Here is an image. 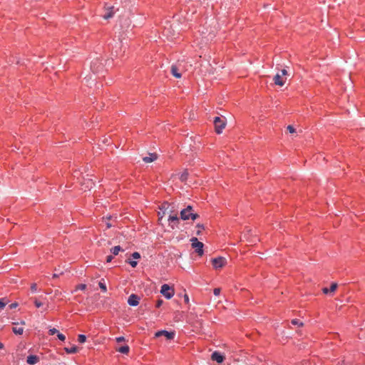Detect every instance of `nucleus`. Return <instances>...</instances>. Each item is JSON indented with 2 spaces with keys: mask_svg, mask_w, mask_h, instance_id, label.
<instances>
[{
  "mask_svg": "<svg viewBox=\"0 0 365 365\" xmlns=\"http://www.w3.org/2000/svg\"><path fill=\"white\" fill-rule=\"evenodd\" d=\"M120 251H123V248L120 245L115 246L110 249V252L113 255H117Z\"/></svg>",
  "mask_w": 365,
  "mask_h": 365,
  "instance_id": "18",
  "label": "nucleus"
},
{
  "mask_svg": "<svg viewBox=\"0 0 365 365\" xmlns=\"http://www.w3.org/2000/svg\"><path fill=\"white\" fill-rule=\"evenodd\" d=\"M57 337L59 340L64 341L66 340V336L59 331L57 333Z\"/></svg>",
  "mask_w": 365,
  "mask_h": 365,
  "instance_id": "28",
  "label": "nucleus"
},
{
  "mask_svg": "<svg viewBox=\"0 0 365 365\" xmlns=\"http://www.w3.org/2000/svg\"><path fill=\"white\" fill-rule=\"evenodd\" d=\"M221 289L220 288H215L213 290V294L215 296H219L220 294Z\"/></svg>",
  "mask_w": 365,
  "mask_h": 365,
  "instance_id": "37",
  "label": "nucleus"
},
{
  "mask_svg": "<svg viewBox=\"0 0 365 365\" xmlns=\"http://www.w3.org/2000/svg\"><path fill=\"white\" fill-rule=\"evenodd\" d=\"M287 130L290 133H294L296 132V129L294 128L293 125H289L287 127Z\"/></svg>",
  "mask_w": 365,
  "mask_h": 365,
  "instance_id": "30",
  "label": "nucleus"
},
{
  "mask_svg": "<svg viewBox=\"0 0 365 365\" xmlns=\"http://www.w3.org/2000/svg\"><path fill=\"white\" fill-rule=\"evenodd\" d=\"M116 350L121 354H128L130 351V347L128 345H125L119 347Z\"/></svg>",
  "mask_w": 365,
  "mask_h": 365,
  "instance_id": "17",
  "label": "nucleus"
},
{
  "mask_svg": "<svg viewBox=\"0 0 365 365\" xmlns=\"http://www.w3.org/2000/svg\"><path fill=\"white\" fill-rule=\"evenodd\" d=\"M160 293L168 299H171L174 294V289L167 284H164L161 286Z\"/></svg>",
  "mask_w": 365,
  "mask_h": 365,
  "instance_id": "4",
  "label": "nucleus"
},
{
  "mask_svg": "<svg viewBox=\"0 0 365 365\" xmlns=\"http://www.w3.org/2000/svg\"><path fill=\"white\" fill-rule=\"evenodd\" d=\"M131 257L135 259H140V255L139 252H134L132 255H131Z\"/></svg>",
  "mask_w": 365,
  "mask_h": 365,
  "instance_id": "32",
  "label": "nucleus"
},
{
  "mask_svg": "<svg viewBox=\"0 0 365 365\" xmlns=\"http://www.w3.org/2000/svg\"><path fill=\"white\" fill-rule=\"evenodd\" d=\"M190 242H192V247L195 249V252L197 253L199 256H202L204 253V244L198 241L197 238L195 237H192Z\"/></svg>",
  "mask_w": 365,
  "mask_h": 365,
  "instance_id": "3",
  "label": "nucleus"
},
{
  "mask_svg": "<svg viewBox=\"0 0 365 365\" xmlns=\"http://www.w3.org/2000/svg\"><path fill=\"white\" fill-rule=\"evenodd\" d=\"M111 226H112V225H111V224H110V223H107V224H106V227H107V228H110V227H111Z\"/></svg>",
  "mask_w": 365,
  "mask_h": 365,
  "instance_id": "46",
  "label": "nucleus"
},
{
  "mask_svg": "<svg viewBox=\"0 0 365 365\" xmlns=\"http://www.w3.org/2000/svg\"><path fill=\"white\" fill-rule=\"evenodd\" d=\"M58 332V330L56 329V328H52L48 330V334L51 336L54 335L55 334H57Z\"/></svg>",
  "mask_w": 365,
  "mask_h": 365,
  "instance_id": "29",
  "label": "nucleus"
},
{
  "mask_svg": "<svg viewBox=\"0 0 365 365\" xmlns=\"http://www.w3.org/2000/svg\"><path fill=\"white\" fill-rule=\"evenodd\" d=\"M286 78H284L279 73H277L274 77V82L275 85L282 86L284 85Z\"/></svg>",
  "mask_w": 365,
  "mask_h": 365,
  "instance_id": "11",
  "label": "nucleus"
},
{
  "mask_svg": "<svg viewBox=\"0 0 365 365\" xmlns=\"http://www.w3.org/2000/svg\"><path fill=\"white\" fill-rule=\"evenodd\" d=\"M170 72L176 78H180L182 76V74L179 72L178 68L175 65H172Z\"/></svg>",
  "mask_w": 365,
  "mask_h": 365,
  "instance_id": "14",
  "label": "nucleus"
},
{
  "mask_svg": "<svg viewBox=\"0 0 365 365\" xmlns=\"http://www.w3.org/2000/svg\"><path fill=\"white\" fill-rule=\"evenodd\" d=\"M39 361V357L36 355H29L26 358V362L29 365H34Z\"/></svg>",
  "mask_w": 365,
  "mask_h": 365,
  "instance_id": "13",
  "label": "nucleus"
},
{
  "mask_svg": "<svg viewBox=\"0 0 365 365\" xmlns=\"http://www.w3.org/2000/svg\"><path fill=\"white\" fill-rule=\"evenodd\" d=\"M19 306V304L17 302H14L9 304V309H13L16 308Z\"/></svg>",
  "mask_w": 365,
  "mask_h": 365,
  "instance_id": "36",
  "label": "nucleus"
},
{
  "mask_svg": "<svg viewBox=\"0 0 365 365\" xmlns=\"http://www.w3.org/2000/svg\"><path fill=\"white\" fill-rule=\"evenodd\" d=\"M140 298L135 294H132L128 299V304L131 307H136L139 304Z\"/></svg>",
  "mask_w": 365,
  "mask_h": 365,
  "instance_id": "7",
  "label": "nucleus"
},
{
  "mask_svg": "<svg viewBox=\"0 0 365 365\" xmlns=\"http://www.w3.org/2000/svg\"><path fill=\"white\" fill-rule=\"evenodd\" d=\"M99 287L102 290V292H106L107 291L106 285L102 281H100L98 283Z\"/></svg>",
  "mask_w": 365,
  "mask_h": 365,
  "instance_id": "26",
  "label": "nucleus"
},
{
  "mask_svg": "<svg viewBox=\"0 0 365 365\" xmlns=\"http://www.w3.org/2000/svg\"><path fill=\"white\" fill-rule=\"evenodd\" d=\"M161 336H165L168 340H173L175 336V331H167V330H160L155 332V337H160Z\"/></svg>",
  "mask_w": 365,
  "mask_h": 365,
  "instance_id": "6",
  "label": "nucleus"
},
{
  "mask_svg": "<svg viewBox=\"0 0 365 365\" xmlns=\"http://www.w3.org/2000/svg\"><path fill=\"white\" fill-rule=\"evenodd\" d=\"M9 302L7 298L4 297L0 299V309H3Z\"/></svg>",
  "mask_w": 365,
  "mask_h": 365,
  "instance_id": "20",
  "label": "nucleus"
},
{
  "mask_svg": "<svg viewBox=\"0 0 365 365\" xmlns=\"http://www.w3.org/2000/svg\"><path fill=\"white\" fill-rule=\"evenodd\" d=\"M86 339H87V337H86V336L85 334H79L78 336V341L81 344H83V343L86 342Z\"/></svg>",
  "mask_w": 365,
  "mask_h": 365,
  "instance_id": "24",
  "label": "nucleus"
},
{
  "mask_svg": "<svg viewBox=\"0 0 365 365\" xmlns=\"http://www.w3.org/2000/svg\"><path fill=\"white\" fill-rule=\"evenodd\" d=\"M211 262L214 269H215L223 267L227 263L226 259L223 257L212 258Z\"/></svg>",
  "mask_w": 365,
  "mask_h": 365,
  "instance_id": "5",
  "label": "nucleus"
},
{
  "mask_svg": "<svg viewBox=\"0 0 365 365\" xmlns=\"http://www.w3.org/2000/svg\"><path fill=\"white\" fill-rule=\"evenodd\" d=\"M31 291L32 292H36L37 291V284L36 283H32L31 285Z\"/></svg>",
  "mask_w": 365,
  "mask_h": 365,
  "instance_id": "34",
  "label": "nucleus"
},
{
  "mask_svg": "<svg viewBox=\"0 0 365 365\" xmlns=\"http://www.w3.org/2000/svg\"><path fill=\"white\" fill-rule=\"evenodd\" d=\"M196 227H197L199 230L196 232L197 235H200L202 232V230H205V226L203 224H197Z\"/></svg>",
  "mask_w": 365,
  "mask_h": 365,
  "instance_id": "22",
  "label": "nucleus"
},
{
  "mask_svg": "<svg viewBox=\"0 0 365 365\" xmlns=\"http://www.w3.org/2000/svg\"><path fill=\"white\" fill-rule=\"evenodd\" d=\"M125 262L129 264L133 268L136 267V266L138 265V262L137 261L131 260L130 259H128L125 260Z\"/></svg>",
  "mask_w": 365,
  "mask_h": 365,
  "instance_id": "23",
  "label": "nucleus"
},
{
  "mask_svg": "<svg viewBox=\"0 0 365 365\" xmlns=\"http://www.w3.org/2000/svg\"><path fill=\"white\" fill-rule=\"evenodd\" d=\"M34 304L37 308H40L43 305V303L39 301L37 298H34Z\"/></svg>",
  "mask_w": 365,
  "mask_h": 365,
  "instance_id": "25",
  "label": "nucleus"
},
{
  "mask_svg": "<svg viewBox=\"0 0 365 365\" xmlns=\"http://www.w3.org/2000/svg\"><path fill=\"white\" fill-rule=\"evenodd\" d=\"M180 215V219L182 220H188L190 219L194 221L200 217L197 213L194 212L193 207L191 205H187L185 208L182 209Z\"/></svg>",
  "mask_w": 365,
  "mask_h": 365,
  "instance_id": "1",
  "label": "nucleus"
},
{
  "mask_svg": "<svg viewBox=\"0 0 365 365\" xmlns=\"http://www.w3.org/2000/svg\"><path fill=\"white\" fill-rule=\"evenodd\" d=\"M163 299H158L156 302V304H155V307L156 308L160 307V306L163 304Z\"/></svg>",
  "mask_w": 365,
  "mask_h": 365,
  "instance_id": "35",
  "label": "nucleus"
},
{
  "mask_svg": "<svg viewBox=\"0 0 365 365\" xmlns=\"http://www.w3.org/2000/svg\"><path fill=\"white\" fill-rule=\"evenodd\" d=\"M125 341V337L124 336H118L116 338V341L117 342H122V341Z\"/></svg>",
  "mask_w": 365,
  "mask_h": 365,
  "instance_id": "39",
  "label": "nucleus"
},
{
  "mask_svg": "<svg viewBox=\"0 0 365 365\" xmlns=\"http://www.w3.org/2000/svg\"><path fill=\"white\" fill-rule=\"evenodd\" d=\"M12 331H13V332H14V334L21 335V334H23V332H24V328H23V327H14L12 328Z\"/></svg>",
  "mask_w": 365,
  "mask_h": 365,
  "instance_id": "19",
  "label": "nucleus"
},
{
  "mask_svg": "<svg viewBox=\"0 0 365 365\" xmlns=\"http://www.w3.org/2000/svg\"><path fill=\"white\" fill-rule=\"evenodd\" d=\"M113 259V255H108V256L106 257V262H108H108H110L112 261V259Z\"/></svg>",
  "mask_w": 365,
  "mask_h": 365,
  "instance_id": "38",
  "label": "nucleus"
},
{
  "mask_svg": "<svg viewBox=\"0 0 365 365\" xmlns=\"http://www.w3.org/2000/svg\"><path fill=\"white\" fill-rule=\"evenodd\" d=\"M337 288V284L336 283H332L330 286L329 291L330 292H334Z\"/></svg>",
  "mask_w": 365,
  "mask_h": 365,
  "instance_id": "33",
  "label": "nucleus"
},
{
  "mask_svg": "<svg viewBox=\"0 0 365 365\" xmlns=\"http://www.w3.org/2000/svg\"><path fill=\"white\" fill-rule=\"evenodd\" d=\"M168 221H169V225L170 227L174 230L175 227H178V224H179V217H178L177 215H170L169 217H168Z\"/></svg>",
  "mask_w": 365,
  "mask_h": 365,
  "instance_id": "9",
  "label": "nucleus"
},
{
  "mask_svg": "<svg viewBox=\"0 0 365 365\" xmlns=\"http://www.w3.org/2000/svg\"><path fill=\"white\" fill-rule=\"evenodd\" d=\"M4 347V344L0 342V349H2Z\"/></svg>",
  "mask_w": 365,
  "mask_h": 365,
  "instance_id": "45",
  "label": "nucleus"
},
{
  "mask_svg": "<svg viewBox=\"0 0 365 365\" xmlns=\"http://www.w3.org/2000/svg\"><path fill=\"white\" fill-rule=\"evenodd\" d=\"M184 300L186 304L189 303V297L187 294H184Z\"/></svg>",
  "mask_w": 365,
  "mask_h": 365,
  "instance_id": "40",
  "label": "nucleus"
},
{
  "mask_svg": "<svg viewBox=\"0 0 365 365\" xmlns=\"http://www.w3.org/2000/svg\"><path fill=\"white\" fill-rule=\"evenodd\" d=\"M291 324H293V325H295V326H298V327H302L304 325L303 322H301L299 319H294L291 321Z\"/></svg>",
  "mask_w": 365,
  "mask_h": 365,
  "instance_id": "21",
  "label": "nucleus"
},
{
  "mask_svg": "<svg viewBox=\"0 0 365 365\" xmlns=\"http://www.w3.org/2000/svg\"><path fill=\"white\" fill-rule=\"evenodd\" d=\"M86 288V284H79L76 286V290H84Z\"/></svg>",
  "mask_w": 365,
  "mask_h": 365,
  "instance_id": "27",
  "label": "nucleus"
},
{
  "mask_svg": "<svg viewBox=\"0 0 365 365\" xmlns=\"http://www.w3.org/2000/svg\"><path fill=\"white\" fill-rule=\"evenodd\" d=\"M60 274H62V272H61L60 274L54 273V274H53L52 277L53 278H57V277H59Z\"/></svg>",
  "mask_w": 365,
  "mask_h": 365,
  "instance_id": "43",
  "label": "nucleus"
},
{
  "mask_svg": "<svg viewBox=\"0 0 365 365\" xmlns=\"http://www.w3.org/2000/svg\"><path fill=\"white\" fill-rule=\"evenodd\" d=\"M165 205L168 206V202H165L164 204H163L162 207L160 209L165 208Z\"/></svg>",
  "mask_w": 365,
  "mask_h": 365,
  "instance_id": "44",
  "label": "nucleus"
},
{
  "mask_svg": "<svg viewBox=\"0 0 365 365\" xmlns=\"http://www.w3.org/2000/svg\"><path fill=\"white\" fill-rule=\"evenodd\" d=\"M106 14H103V18L105 19H108L111 17L113 16L114 14H115V10H114V7L113 6H107V4H106Z\"/></svg>",
  "mask_w": 365,
  "mask_h": 365,
  "instance_id": "10",
  "label": "nucleus"
},
{
  "mask_svg": "<svg viewBox=\"0 0 365 365\" xmlns=\"http://www.w3.org/2000/svg\"><path fill=\"white\" fill-rule=\"evenodd\" d=\"M157 158H158L157 153H149L148 156H145V157L143 158V160L145 163H152V162L155 161V160H157Z\"/></svg>",
  "mask_w": 365,
  "mask_h": 365,
  "instance_id": "12",
  "label": "nucleus"
},
{
  "mask_svg": "<svg viewBox=\"0 0 365 365\" xmlns=\"http://www.w3.org/2000/svg\"><path fill=\"white\" fill-rule=\"evenodd\" d=\"M86 184H87V185H86V187H87V188H89V189L92 188V187H93V186L94 185V182H93V180H88L86 182Z\"/></svg>",
  "mask_w": 365,
  "mask_h": 365,
  "instance_id": "31",
  "label": "nucleus"
},
{
  "mask_svg": "<svg viewBox=\"0 0 365 365\" xmlns=\"http://www.w3.org/2000/svg\"><path fill=\"white\" fill-rule=\"evenodd\" d=\"M213 123L215 131L216 133L220 134L227 125L226 118L225 116H216L214 118Z\"/></svg>",
  "mask_w": 365,
  "mask_h": 365,
  "instance_id": "2",
  "label": "nucleus"
},
{
  "mask_svg": "<svg viewBox=\"0 0 365 365\" xmlns=\"http://www.w3.org/2000/svg\"><path fill=\"white\" fill-rule=\"evenodd\" d=\"M287 74V70H286V69H282V70L281 71V76H282V77L283 76H286Z\"/></svg>",
  "mask_w": 365,
  "mask_h": 365,
  "instance_id": "42",
  "label": "nucleus"
},
{
  "mask_svg": "<svg viewBox=\"0 0 365 365\" xmlns=\"http://www.w3.org/2000/svg\"><path fill=\"white\" fill-rule=\"evenodd\" d=\"M211 359L217 361L218 364H222L225 359V356L220 352L215 351L211 354Z\"/></svg>",
  "mask_w": 365,
  "mask_h": 365,
  "instance_id": "8",
  "label": "nucleus"
},
{
  "mask_svg": "<svg viewBox=\"0 0 365 365\" xmlns=\"http://www.w3.org/2000/svg\"><path fill=\"white\" fill-rule=\"evenodd\" d=\"M322 292L324 294H326L330 292L329 289L327 287L323 288Z\"/></svg>",
  "mask_w": 365,
  "mask_h": 365,
  "instance_id": "41",
  "label": "nucleus"
},
{
  "mask_svg": "<svg viewBox=\"0 0 365 365\" xmlns=\"http://www.w3.org/2000/svg\"><path fill=\"white\" fill-rule=\"evenodd\" d=\"M188 176L189 173L187 170H185L182 173L180 174L179 180L182 182H185L187 181Z\"/></svg>",
  "mask_w": 365,
  "mask_h": 365,
  "instance_id": "16",
  "label": "nucleus"
},
{
  "mask_svg": "<svg viewBox=\"0 0 365 365\" xmlns=\"http://www.w3.org/2000/svg\"><path fill=\"white\" fill-rule=\"evenodd\" d=\"M63 350L67 354H76L78 351V349L76 345H73L71 347H64Z\"/></svg>",
  "mask_w": 365,
  "mask_h": 365,
  "instance_id": "15",
  "label": "nucleus"
}]
</instances>
